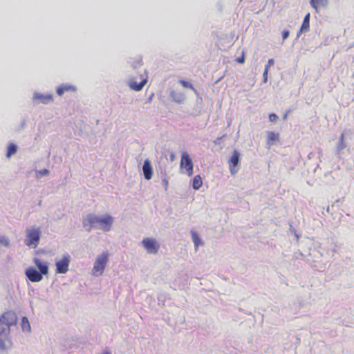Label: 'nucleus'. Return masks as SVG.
<instances>
[{
    "label": "nucleus",
    "mask_w": 354,
    "mask_h": 354,
    "mask_svg": "<svg viewBox=\"0 0 354 354\" xmlns=\"http://www.w3.org/2000/svg\"><path fill=\"white\" fill-rule=\"evenodd\" d=\"M192 238L196 248H197L199 245L203 244L198 234L196 232H192Z\"/></svg>",
    "instance_id": "obj_21"
},
{
    "label": "nucleus",
    "mask_w": 354,
    "mask_h": 354,
    "mask_svg": "<svg viewBox=\"0 0 354 354\" xmlns=\"http://www.w3.org/2000/svg\"><path fill=\"white\" fill-rule=\"evenodd\" d=\"M17 317L14 311H7L0 317V348L6 346V341L10 333V327L16 325Z\"/></svg>",
    "instance_id": "obj_2"
},
{
    "label": "nucleus",
    "mask_w": 354,
    "mask_h": 354,
    "mask_svg": "<svg viewBox=\"0 0 354 354\" xmlns=\"http://www.w3.org/2000/svg\"><path fill=\"white\" fill-rule=\"evenodd\" d=\"M142 243L148 253L156 254L158 252L159 245L154 239L145 238Z\"/></svg>",
    "instance_id": "obj_6"
},
{
    "label": "nucleus",
    "mask_w": 354,
    "mask_h": 354,
    "mask_svg": "<svg viewBox=\"0 0 354 354\" xmlns=\"http://www.w3.org/2000/svg\"><path fill=\"white\" fill-rule=\"evenodd\" d=\"M280 140L279 133L273 131L267 132V145L269 146L273 145L275 142H279Z\"/></svg>",
    "instance_id": "obj_16"
},
{
    "label": "nucleus",
    "mask_w": 354,
    "mask_h": 354,
    "mask_svg": "<svg viewBox=\"0 0 354 354\" xmlns=\"http://www.w3.org/2000/svg\"><path fill=\"white\" fill-rule=\"evenodd\" d=\"M165 187L166 188L167 187V185H168V182L167 180H165Z\"/></svg>",
    "instance_id": "obj_34"
},
{
    "label": "nucleus",
    "mask_w": 354,
    "mask_h": 354,
    "mask_svg": "<svg viewBox=\"0 0 354 354\" xmlns=\"http://www.w3.org/2000/svg\"><path fill=\"white\" fill-rule=\"evenodd\" d=\"M289 36V31L288 30H284L283 32H282V37H283V39L285 40Z\"/></svg>",
    "instance_id": "obj_28"
},
{
    "label": "nucleus",
    "mask_w": 354,
    "mask_h": 354,
    "mask_svg": "<svg viewBox=\"0 0 354 354\" xmlns=\"http://www.w3.org/2000/svg\"><path fill=\"white\" fill-rule=\"evenodd\" d=\"M33 263L41 274L46 275L48 273V266L46 263L43 262L37 258L33 260Z\"/></svg>",
    "instance_id": "obj_15"
},
{
    "label": "nucleus",
    "mask_w": 354,
    "mask_h": 354,
    "mask_svg": "<svg viewBox=\"0 0 354 354\" xmlns=\"http://www.w3.org/2000/svg\"><path fill=\"white\" fill-rule=\"evenodd\" d=\"M142 60L141 59H138L136 62V66H142Z\"/></svg>",
    "instance_id": "obj_31"
},
{
    "label": "nucleus",
    "mask_w": 354,
    "mask_h": 354,
    "mask_svg": "<svg viewBox=\"0 0 354 354\" xmlns=\"http://www.w3.org/2000/svg\"><path fill=\"white\" fill-rule=\"evenodd\" d=\"M35 100H38L42 104H48L53 101V96L52 94L43 95L40 93H35L33 96Z\"/></svg>",
    "instance_id": "obj_12"
},
{
    "label": "nucleus",
    "mask_w": 354,
    "mask_h": 354,
    "mask_svg": "<svg viewBox=\"0 0 354 354\" xmlns=\"http://www.w3.org/2000/svg\"><path fill=\"white\" fill-rule=\"evenodd\" d=\"M142 170L144 173L145 178L147 180H150L153 176V169L151 165L150 161L149 160H145L144 161Z\"/></svg>",
    "instance_id": "obj_13"
},
{
    "label": "nucleus",
    "mask_w": 354,
    "mask_h": 354,
    "mask_svg": "<svg viewBox=\"0 0 354 354\" xmlns=\"http://www.w3.org/2000/svg\"><path fill=\"white\" fill-rule=\"evenodd\" d=\"M113 223V218L109 214L97 216L89 214L82 220V224L88 232H91L93 228L109 232L111 230Z\"/></svg>",
    "instance_id": "obj_1"
},
{
    "label": "nucleus",
    "mask_w": 354,
    "mask_h": 354,
    "mask_svg": "<svg viewBox=\"0 0 354 354\" xmlns=\"http://www.w3.org/2000/svg\"><path fill=\"white\" fill-rule=\"evenodd\" d=\"M76 88L75 86L71 84H62L57 87L56 92L57 94L59 96L63 95V94L66 92H75Z\"/></svg>",
    "instance_id": "obj_14"
},
{
    "label": "nucleus",
    "mask_w": 354,
    "mask_h": 354,
    "mask_svg": "<svg viewBox=\"0 0 354 354\" xmlns=\"http://www.w3.org/2000/svg\"><path fill=\"white\" fill-rule=\"evenodd\" d=\"M310 6L318 13L321 9L325 8L328 6V0H310Z\"/></svg>",
    "instance_id": "obj_11"
},
{
    "label": "nucleus",
    "mask_w": 354,
    "mask_h": 354,
    "mask_svg": "<svg viewBox=\"0 0 354 354\" xmlns=\"http://www.w3.org/2000/svg\"><path fill=\"white\" fill-rule=\"evenodd\" d=\"M102 354H111L109 351H104Z\"/></svg>",
    "instance_id": "obj_33"
},
{
    "label": "nucleus",
    "mask_w": 354,
    "mask_h": 354,
    "mask_svg": "<svg viewBox=\"0 0 354 354\" xmlns=\"http://www.w3.org/2000/svg\"><path fill=\"white\" fill-rule=\"evenodd\" d=\"M202 185H203V180H202V178L201 177V176H199V175L196 176L194 178L193 181H192L193 188L196 190H198L202 187Z\"/></svg>",
    "instance_id": "obj_18"
},
{
    "label": "nucleus",
    "mask_w": 354,
    "mask_h": 354,
    "mask_svg": "<svg viewBox=\"0 0 354 354\" xmlns=\"http://www.w3.org/2000/svg\"><path fill=\"white\" fill-rule=\"evenodd\" d=\"M278 118V116L275 113H270L269 115V119L271 122H275Z\"/></svg>",
    "instance_id": "obj_26"
},
{
    "label": "nucleus",
    "mask_w": 354,
    "mask_h": 354,
    "mask_svg": "<svg viewBox=\"0 0 354 354\" xmlns=\"http://www.w3.org/2000/svg\"><path fill=\"white\" fill-rule=\"evenodd\" d=\"M41 232L38 229H32L28 231L27 238L25 240L26 245L36 248L39 244Z\"/></svg>",
    "instance_id": "obj_5"
},
{
    "label": "nucleus",
    "mask_w": 354,
    "mask_h": 354,
    "mask_svg": "<svg viewBox=\"0 0 354 354\" xmlns=\"http://www.w3.org/2000/svg\"><path fill=\"white\" fill-rule=\"evenodd\" d=\"M174 158H175L174 154V153H171V160H173L174 159Z\"/></svg>",
    "instance_id": "obj_32"
},
{
    "label": "nucleus",
    "mask_w": 354,
    "mask_h": 354,
    "mask_svg": "<svg viewBox=\"0 0 354 354\" xmlns=\"http://www.w3.org/2000/svg\"><path fill=\"white\" fill-rule=\"evenodd\" d=\"M345 148V144H344V133H342L339 138V143L338 145V149L339 150H342Z\"/></svg>",
    "instance_id": "obj_23"
},
{
    "label": "nucleus",
    "mask_w": 354,
    "mask_h": 354,
    "mask_svg": "<svg viewBox=\"0 0 354 354\" xmlns=\"http://www.w3.org/2000/svg\"><path fill=\"white\" fill-rule=\"evenodd\" d=\"M109 253L107 251L97 256L93 264L92 274L94 276L102 275L109 261Z\"/></svg>",
    "instance_id": "obj_3"
},
{
    "label": "nucleus",
    "mask_w": 354,
    "mask_h": 354,
    "mask_svg": "<svg viewBox=\"0 0 354 354\" xmlns=\"http://www.w3.org/2000/svg\"><path fill=\"white\" fill-rule=\"evenodd\" d=\"M268 70H264V72H263V82H266L267 80H268Z\"/></svg>",
    "instance_id": "obj_29"
},
{
    "label": "nucleus",
    "mask_w": 354,
    "mask_h": 354,
    "mask_svg": "<svg viewBox=\"0 0 354 354\" xmlns=\"http://www.w3.org/2000/svg\"><path fill=\"white\" fill-rule=\"evenodd\" d=\"M25 274L32 282H39L43 279V274L38 272L35 268L29 267L26 270Z\"/></svg>",
    "instance_id": "obj_8"
},
{
    "label": "nucleus",
    "mask_w": 354,
    "mask_h": 354,
    "mask_svg": "<svg viewBox=\"0 0 354 354\" xmlns=\"http://www.w3.org/2000/svg\"><path fill=\"white\" fill-rule=\"evenodd\" d=\"M310 13H307L304 18L300 31L301 32H307L309 30L310 28Z\"/></svg>",
    "instance_id": "obj_17"
},
{
    "label": "nucleus",
    "mask_w": 354,
    "mask_h": 354,
    "mask_svg": "<svg viewBox=\"0 0 354 354\" xmlns=\"http://www.w3.org/2000/svg\"><path fill=\"white\" fill-rule=\"evenodd\" d=\"M70 261L69 256L64 255L61 259L56 262V272L60 274H64L67 272L68 270Z\"/></svg>",
    "instance_id": "obj_7"
},
{
    "label": "nucleus",
    "mask_w": 354,
    "mask_h": 354,
    "mask_svg": "<svg viewBox=\"0 0 354 354\" xmlns=\"http://www.w3.org/2000/svg\"><path fill=\"white\" fill-rule=\"evenodd\" d=\"M39 172L41 175H48V170H47L46 169L40 170Z\"/></svg>",
    "instance_id": "obj_30"
},
{
    "label": "nucleus",
    "mask_w": 354,
    "mask_h": 354,
    "mask_svg": "<svg viewBox=\"0 0 354 354\" xmlns=\"http://www.w3.org/2000/svg\"><path fill=\"white\" fill-rule=\"evenodd\" d=\"M179 83L181 84V86L183 88H190V89L193 90L194 92L197 91L196 89L194 87L193 84L189 82H187V81H185L183 80H180L179 81Z\"/></svg>",
    "instance_id": "obj_22"
},
{
    "label": "nucleus",
    "mask_w": 354,
    "mask_h": 354,
    "mask_svg": "<svg viewBox=\"0 0 354 354\" xmlns=\"http://www.w3.org/2000/svg\"><path fill=\"white\" fill-rule=\"evenodd\" d=\"M274 59H270L268 62V64L265 66V69L269 71V68L270 66H272L274 64Z\"/></svg>",
    "instance_id": "obj_25"
},
{
    "label": "nucleus",
    "mask_w": 354,
    "mask_h": 354,
    "mask_svg": "<svg viewBox=\"0 0 354 354\" xmlns=\"http://www.w3.org/2000/svg\"><path fill=\"white\" fill-rule=\"evenodd\" d=\"M239 162V153L236 150H234L229 160V169L232 175H234L237 172L238 168L236 166L238 165Z\"/></svg>",
    "instance_id": "obj_10"
},
{
    "label": "nucleus",
    "mask_w": 354,
    "mask_h": 354,
    "mask_svg": "<svg viewBox=\"0 0 354 354\" xmlns=\"http://www.w3.org/2000/svg\"><path fill=\"white\" fill-rule=\"evenodd\" d=\"M236 62L240 63V64H243L244 63V62H245V55H244L243 53L242 55L240 57H238L236 59Z\"/></svg>",
    "instance_id": "obj_27"
},
{
    "label": "nucleus",
    "mask_w": 354,
    "mask_h": 354,
    "mask_svg": "<svg viewBox=\"0 0 354 354\" xmlns=\"http://www.w3.org/2000/svg\"><path fill=\"white\" fill-rule=\"evenodd\" d=\"M140 78L141 81L139 83H137V82L134 79H132L131 80L129 86L131 89L136 91H139L142 89V88L144 87V86L145 85V84L147 82V77L146 75L145 71H144L143 74H141L140 75Z\"/></svg>",
    "instance_id": "obj_9"
},
{
    "label": "nucleus",
    "mask_w": 354,
    "mask_h": 354,
    "mask_svg": "<svg viewBox=\"0 0 354 354\" xmlns=\"http://www.w3.org/2000/svg\"><path fill=\"white\" fill-rule=\"evenodd\" d=\"M180 167L182 173H186L189 176H192L194 165L192 158L187 152L182 153Z\"/></svg>",
    "instance_id": "obj_4"
},
{
    "label": "nucleus",
    "mask_w": 354,
    "mask_h": 354,
    "mask_svg": "<svg viewBox=\"0 0 354 354\" xmlns=\"http://www.w3.org/2000/svg\"><path fill=\"white\" fill-rule=\"evenodd\" d=\"M21 326L22 330L25 332H30L31 330L29 321H28V318L26 317H24L21 319Z\"/></svg>",
    "instance_id": "obj_20"
},
{
    "label": "nucleus",
    "mask_w": 354,
    "mask_h": 354,
    "mask_svg": "<svg viewBox=\"0 0 354 354\" xmlns=\"http://www.w3.org/2000/svg\"><path fill=\"white\" fill-rule=\"evenodd\" d=\"M287 118V113H286L284 115H283V120H286Z\"/></svg>",
    "instance_id": "obj_35"
},
{
    "label": "nucleus",
    "mask_w": 354,
    "mask_h": 354,
    "mask_svg": "<svg viewBox=\"0 0 354 354\" xmlns=\"http://www.w3.org/2000/svg\"><path fill=\"white\" fill-rule=\"evenodd\" d=\"M0 243L8 247L9 245V240L5 236H0Z\"/></svg>",
    "instance_id": "obj_24"
},
{
    "label": "nucleus",
    "mask_w": 354,
    "mask_h": 354,
    "mask_svg": "<svg viewBox=\"0 0 354 354\" xmlns=\"http://www.w3.org/2000/svg\"><path fill=\"white\" fill-rule=\"evenodd\" d=\"M17 151V146L13 143L9 144L7 148L6 157L10 158L11 156L15 154Z\"/></svg>",
    "instance_id": "obj_19"
}]
</instances>
